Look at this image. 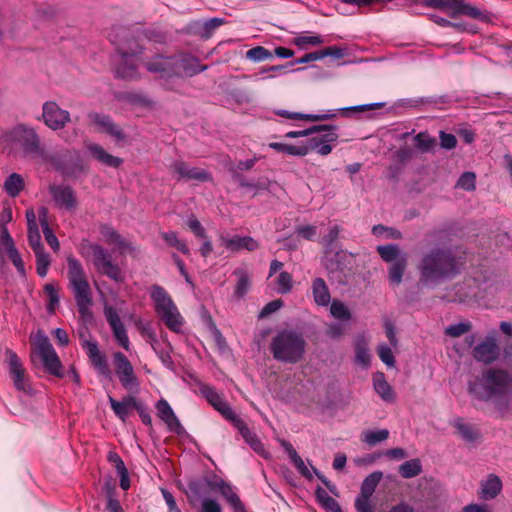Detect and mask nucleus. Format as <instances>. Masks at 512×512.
I'll return each mask as SVG.
<instances>
[{
    "label": "nucleus",
    "mask_w": 512,
    "mask_h": 512,
    "mask_svg": "<svg viewBox=\"0 0 512 512\" xmlns=\"http://www.w3.org/2000/svg\"><path fill=\"white\" fill-rule=\"evenodd\" d=\"M247 58L253 61H264L273 56V54L262 46L251 48L247 51Z\"/></svg>",
    "instance_id": "52"
},
{
    "label": "nucleus",
    "mask_w": 512,
    "mask_h": 512,
    "mask_svg": "<svg viewBox=\"0 0 512 512\" xmlns=\"http://www.w3.org/2000/svg\"><path fill=\"white\" fill-rule=\"evenodd\" d=\"M87 250L92 256L95 269L100 274L116 283H122L125 280V274L122 268L113 261L112 254L106 248L99 244H88Z\"/></svg>",
    "instance_id": "8"
},
{
    "label": "nucleus",
    "mask_w": 512,
    "mask_h": 512,
    "mask_svg": "<svg viewBox=\"0 0 512 512\" xmlns=\"http://www.w3.org/2000/svg\"><path fill=\"white\" fill-rule=\"evenodd\" d=\"M85 147L93 159L105 166L119 168L123 163L121 158L111 155L99 144L86 143Z\"/></svg>",
    "instance_id": "25"
},
{
    "label": "nucleus",
    "mask_w": 512,
    "mask_h": 512,
    "mask_svg": "<svg viewBox=\"0 0 512 512\" xmlns=\"http://www.w3.org/2000/svg\"><path fill=\"white\" fill-rule=\"evenodd\" d=\"M269 348L277 361L294 364L303 358L306 342L302 334L283 330L273 337Z\"/></svg>",
    "instance_id": "5"
},
{
    "label": "nucleus",
    "mask_w": 512,
    "mask_h": 512,
    "mask_svg": "<svg viewBox=\"0 0 512 512\" xmlns=\"http://www.w3.org/2000/svg\"><path fill=\"white\" fill-rule=\"evenodd\" d=\"M512 377L509 372L498 368H488L469 383V393L478 400L497 402L498 411L503 414L502 401L508 404Z\"/></svg>",
    "instance_id": "1"
},
{
    "label": "nucleus",
    "mask_w": 512,
    "mask_h": 512,
    "mask_svg": "<svg viewBox=\"0 0 512 512\" xmlns=\"http://www.w3.org/2000/svg\"><path fill=\"white\" fill-rule=\"evenodd\" d=\"M354 506L357 512H373V506L369 497L358 495Z\"/></svg>",
    "instance_id": "62"
},
{
    "label": "nucleus",
    "mask_w": 512,
    "mask_h": 512,
    "mask_svg": "<svg viewBox=\"0 0 512 512\" xmlns=\"http://www.w3.org/2000/svg\"><path fill=\"white\" fill-rule=\"evenodd\" d=\"M5 355L8 363L9 374L14 387L25 394H31L33 388L20 358L11 349H6Z\"/></svg>",
    "instance_id": "13"
},
{
    "label": "nucleus",
    "mask_w": 512,
    "mask_h": 512,
    "mask_svg": "<svg viewBox=\"0 0 512 512\" xmlns=\"http://www.w3.org/2000/svg\"><path fill=\"white\" fill-rule=\"evenodd\" d=\"M501 349L497 343V332H490L483 341L473 348L472 355L478 362L491 364L500 357Z\"/></svg>",
    "instance_id": "14"
},
{
    "label": "nucleus",
    "mask_w": 512,
    "mask_h": 512,
    "mask_svg": "<svg viewBox=\"0 0 512 512\" xmlns=\"http://www.w3.org/2000/svg\"><path fill=\"white\" fill-rule=\"evenodd\" d=\"M453 12L451 17H457L459 15H465L475 20L488 21L489 16L486 11L479 9L478 7L472 6L464 2V0H453Z\"/></svg>",
    "instance_id": "27"
},
{
    "label": "nucleus",
    "mask_w": 512,
    "mask_h": 512,
    "mask_svg": "<svg viewBox=\"0 0 512 512\" xmlns=\"http://www.w3.org/2000/svg\"><path fill=\"white\" fill-rule=\"evenodd\" d=\"M45 294L48 297L47 310L49 313H54L59 305V294L58 290L52 284H46L44 286Z\"/></svg>",
    "instance_id": "47"
},
{
    "label": "nucleus",
    "mask_w": 512,
    "mask_h": 512,
    "mask_svg": "<svg viewBox=\"0 0 512 512\" xmlns=\"http://www.w3.org/2000/svg\"><path fill=\"white\" fill-rule=\"evenodd\" d=\"M49 192L57 207L65 210H74L78 205L77 196L69 185H50Z\"/></svg>",
    "instance_id": "18"
},
{
    "label": "nucleus",
    "mask_w": 512,
    "mask_h": 512,
    "mask_svg": "<svg viewBox=\"0 0 512 512\" xmlns=\"http://www.w3.org/2000/svg\"><path fill=\"white\" fill-rule=\"evenodd\" d=\"M377 251L382 260L387 263H393L397 261V259H399L401 256H407L400 250L398 245L395 244L380 245L377 247Z\"/></svg>",
    "instance_id": "39"
},
{
    "label": "nucleus",
    "mask_w": 512,
    "mask_h": 512,
    "mask_svg": "<svg viewBox=\"0 0 512 512\" xmlns=\"http://www.w3.org/2000/svg\"><path fill=\"white\" fill-rule=\"evenodd\" d=\"M453 426L458 430L462 439L467 442H474L479 437L478 429L474 425L464 422L462 418L455 419Z\"/></svg>",
    "instance_id": "35"
},
{
    "label": "nucleus",
    "mask_w": 512,
    "mask_h": 512,
    "mask_svg": "<svg viewBox=\"0 0 512 512\" xmlns=\"http://www.w3.org/2000/svg\"><path fill=\"white\" fill-rule=\"evenodd\" d=\"M201 512H222V508L215 499L205 498L201 504Z\"/></svg>",
    "instance_id": "64"
},
{
    "label": "nucleus",
    "mask_w": 512,
    "mask_h": 512,
    "mask_svg": "<svg viewBox=\"0 0 512 512\" xmlns=\"http://www.w3.org/2000/svg\"><path fill=\"white\" fill-rule=\"evenodd\" d=\"M23 177L18 173L10 174L4 182V190L10 197H17L24 189Z\"/></svg>",
    "instance_id": "36"
},
{
    "label": "nucleus",
    "mask_w": 512,
    "mask_h": 512,
    "mask_svg": "<svg viewBox=\"0 0 512 512\" xmlns=\"http://www.w3.org/2000/svg\"><path fill=\"white\" fill-rule=\"evenodd\" d=\"M331 315L340 320H349L351 315L349 309L339 300H334L330 306Z\"/></svg>",
    "instance_id": "48"
},
{
    "label": "nucleus",
    "mask_w": 512,
    "mask_h": 512,
    "mask_svg": "<svg viewBox=\"0 0 512 512\" xmlns=\"http://www.w3.org/2000/svg\"><path fill=\"white\" fill-rule=\"evenodd\" d=\"M471 328H472V325L470 322H461V323H457V324L448 326L445 329V333L451 337H459V336L469 332L471 330Z\"/></svg>",
    "instance_id": "53"
},
{
    "label": "nucleus",
    "mask_w": 512,
    "mask_h": 512,
    "mask_svg": "<svg viewBox=\"0 0 512 512\" xmlns=\"http://www.w3.org/2000/svg\"><path fill=\"white\" fill-rule=\"evenodd\" d=\"M156 409L158 416L167 424L171 430L178 431V429L182 428L178 418L166 400H159L156 404Z\"/></svg>",
    "instance_id": "32"
},
{
    "label": "nucleus",
    "mask_w": 512,
    "mask_h": 512,
    "mask_svg": "<svg viewBox=\"0 0 512 512\" xmlns=\"http://www.w3.org/2000/svg\"><path fill=\"white\" fill-rule=\"evenodd\" d=\"M36 256V270L40 277H45L50 266V256L45 250L34 251Z\"/></svg>",
    "instance_id": "45"
},
{
    "label": "nucleus",
    "mask_w": 512,
    "mask_h": 512,
    "mask_svg": "<svg viewBox=\"0 0 512 512\" xmlns=\"http://www.w3.org/2000/svg\"><path fill=\"white\" fill-rule=\"evenodd\" d=\"M108 401L114 414L123 422L127 419L131 409L140 410V401L132 395L123 398L122 401H117L112 396H108Z\"/></svg>",
    "instance_id": "26"
},
{
    "label": "nucleus",
    "mask_w": 512,
    "mask_h": 512,
    "mask_svg": "<svg viewBox=\"0 0 512 512\" xmlns=\"http://www.w3.org/2000/svg\"><path fill=\"white\" fill-rule=\"evenodd\" d=\"M323 40L320 36H299L294 39V44L300 48H305L308 45L317 46L322 44Z\"/></svg>",
    "instance_id": "57"
},
{
    "label": "nucleus",
    "mask_w": 512,
    "mask_h": 512,
    "mask_svg": "<svg viewBox=\"0 0 512 512\" xmlns=\"http://www.w3.org/2000/svg\"><path fill=\"white\" fill-rule=\"evenodd\" d=\"M112 357L115 375L121 386L129 393H138L140 390V380L128 357L120 351L114 352Z\"/></svg>",
    "instance_id": "10"
},
{
    "label": "nucleus",
    "mask_w": 512,
    "mask_h": 512,
    "mask_svg": "<svg viewBox=\"0 0 512 512\" xmlns=\"http://www.w3.org/2000/svg\"><path fill=\"white\" fill-rule=\"evenodd\" d=\"M293 287L292 275L286 271L280 272L277 277V291L281 294L289 293Z\"/></svg>",
    "instance_id": "49"
},
{
    "label": "nucleus",
    "mask_w": 512,
    "mask_h": 512,
    "mask_svg": "<svg viewBox=\"0 0 512 512\" xmlns=\"http://www.w3.org/2000/svg\"><path fill=\"white\" fill-rule=\"evenodd\" d=\"M174 76H193L204 71L207 66L201 65L197 58L189 54L175 56Z\"/></svg>",
    "instance_id": "21"
},
{
    "label": "nucleus",
    "mask_w": 512,
    "mask_h": 512,
    "mask_svg": "<svg viewBox=\"0 0 512 512\" xmlns=\"http://www.w3.org/2000/svg\"><path fill=\"white\" fill-rule=\"evenodd\" d=\"M216 487L234 512H246L245 505L229 483L221 480L216 484Z\"/></svg>",
    "instance_id": "29"
},
{
    "label": "nucleus",
    "mask_w": 512,
    "mask_h": 512,
    "mask_svg": "<svg viewBox=\"0 0 512 512\" xmlns=\"http://www.w3.org/2000/svg\"><path fill=\"white\" fill-rule=\"evenodd\" d=\"M311 292L314 302L318 306L326 307L331 302V294L324 279L317 277L311 283Z\"/></svg>",
    "instance_id": "30"
},
{
    "label": "nucleus",
    "mask_w": 512,
    "mask_h": 512,
    "mask_svg": "<svg viewBox=\"0 0 512 512\" xmlns=\"http://www.w3.org/2000/svg\"><path fill=\"white\" fill-rule=\"evenodd\" d=\"M100 233L108 245H114L116 247L119 255L123 256L126 253L134 252V247L132 246V244L126 239H124L112 227L104 225L101 227Z\"/></svg>",
    "instance_id": "24"
},
{
    "label": "nucleus",
    "mask_w": 512,
    "mask_h": 512,
    "mask_svg": "<svg viewBox=\"0 0 512 512\" xmlns=\"http://www.w3.org/2000/svg\"><path fill=\"white\" fill-rule=\"evenodd\" d=\"M282 305H283V302L281 299H276V300H273V301L267 303L260 311L259 317L260 318L267 317L268 315L278 311L282 307Z\"/></svg>",
    "instance_id": "63"
},
{
    "label": "nucleus",
    "mask_w": 512,
    "mask_h": 512,
    "mask_svg": "<svg viewBox=\"0 0 512 512\" xmlns=\"http://www.w3.org/2000/svg\"><path fill=\"white\" fill-rule=\"evenodd\" d=\"M225 23V20L222 19V18H211L207 21H205L202 25V30L200 32V35L203 37V38H209L211 37V35L213 34V32L218 28L220 27L221 25H223Z\"/></svg>",
    "instance_id": "50"
},
{
    "label": "nucleus",
    "mask_w": 512,
    "mask_h": 512,
    "mask_svg": "<svg viewBox=\"0 0 512 512\" xmlns=\"http://www.w3.org/2000/svg\"><path fill=\"white\" fill-rule=\"evenodd\" d=\"M373 387L383 401L393 402L395 400V392L392 386L386 381L384 373L376 372L373 375Z\"/></svg>",
    "instance_id": "31"
},
{
    "label": "nucleus",
    "mask_w": 512,
    "mask_h": 512,
    "mask_svg": "<svg viewBox=\"0 0 512 512\" xmlns=\"http://www.w3.org/2000/svg\"><path fill=\"white\" fill-rule=\"evenodd\" d=\"M237 276V284L235 287V295L239 298L243 297L250 288V279L248 273L243 269H238L234 272Z\"/></svg>",
    "instance_id": "43"
},
{
    "label": "nucleus",
    "mask_w": 512,
    "mask_h": 512,
    "mask_svg": "<svg viewBox=\"0 0 512 512\" xmlns=\"http://www.w3.org/2000/svg\"><path fill=\"white\" fill-rule=\"evenodd\" d=\"M171 171L177 175V179H185L187 181L208 182L212 181V175L205 169L199 167H191L186 162L178 160L171 164Z\"/></svg>",
    "instance_id": "17"
},
{
    "label": "nucleus",
    "mask_w": 512,
    "mask_h": 512,
    "mask_svg": "<svg viewBox=\"0 0 512 512\" xmlns=\"http://www.w3.org/2000/svg\"><path fill=\"white\" fill-rule=\"evenodd\" d=\"M388 437L389 431L387 429L365 430L361 433V440L370 446L383 442L387 440Z\"/></svg>",
    "instance_id": "41"
},
{
    "label": "nucleus",
    "mask_w": 512,
    "mask_h": 512,
    "mask_svg": "<svg viewBox=\"0 0 512 512\" xmlns=\"http://www.w3.org/2000/svg\"><path fill=\"white\" fill-rule=\"evenodd\" d=\"M407 256H401L388 268V280L391 285H399L407 268Z\"/></svg>",
    "instance_id": "34"
},
{
    "label": "nucleus",
    "mask_w": 512,
    "mask_h": 512,
    "mask_svg": "<svg viewBox=\"0 0 512 512\" xmlns=\"http://www.w3.org/2000/svg\"><path fill=\"white\" fill-rule=\"evenodd\" d=\"M463 262L449 249L435 248L424 255L418 265L419 281L423 285L437 284L455 277Z\"/></svg>",
    "instance_id": "2"
},
{
    "label": "nucleus",
    "mask_w": 512,
    "mask_h": 512,
    "mask_svg": "<svg viewBox=\"0 0 512 512\" xmlns=\"http://www.w3.org/2000/svg\"><path fill=\"white\" fill-rule=\"evenodd\" d=\"M234 427L239 431L242 438L245 442L260 456L267 457V451L261 442V440L257 437V435L250 430L247 424L240 418L237 417L232 422Z\"/></svg>",
    "instance_id": "22"
},
{
    "label": "nucleus",
    "mask_w": 512,
    "mask_h": 512,
    "mask_svg": "<svg viewBox=\"0 0 512 512\" xmlns=\"http://www.w3.org/2000/svg\"><path fill=\"white\" fill-rule=\"evenodd\" d=\"M42 110V119L52 130H60L70 121V113L54 101L45 102Z\"/></svg>",
    "instance_id": "15"
},
{
    "label": "nucleus",
    "mask_w": 512,
    "mask_h": 512,
    "mask_svg": "<svg viewBox=\"0 0 512 512\" xmlns=\"http://www.w3.org/2000/svg\"><path fill=\"white\" fill-rule=\"evenodd\" d=\"M80 342L96 373L110 379L112 377V371L109 368L107 357L100 351L97 341L87 338L85 334H80Z\"/></svg>",
    "instance_id": "12"
},
{
    "label": "nucleus",
    "mask_w": 512,
    "mask_h": 512,
    "mask_svg": "<svg viewBox=\"0 0 512 512\" xmlns=\"http://www.w3.org/2000/svg\"><path fill=\"white\" fill-rule=\"evenodd\" d=\"M40 221H41V225H42V229H43V233H44L46 242L54 251H58L60 248V244H59V241H58L56 235L54 234L52 229L49 227L45 218H43V219L41 218Z\"/></svg>",
    "instance_id": "51"
},
{
    "label": "nucleus",
    "mask_w": 512,
    "mask_h": 512,
    "mask_svg": "<svg viewBox=\"0 0 512 512\" xmlns=\"http://www.w3.org/2000/svg\"><path fill=\"white\" fill-rule=\"evenodd\" d=\"M219 240L221 245L230 252H239L241 250L255 251L259 248L258 242L250 236H229L228 234L221 233Z\"/></svg>",
    "instance_id": "20"
},
{
    "label": "nucleus",
    "mask_w": 512,
    "mask_h": 512,
    "mask_svg": "<svg viewBox=\"0 0 512 512\" xmlns=\"http://www.w3.org/2000/svg\"><path fill=\"white\" fill-rule=\"evenodd\" d=\"M201 394L205 397L208 403L217 410L227 421L233 422L238 416L224 400L223 396L211 386L203 385L200 388Z\"/></svg>",
    "instance_id": "16"
},
{
    "label": "nucleus",
    "mask_w": 512,
    "mask_h": 512,
    "mask_svg": "<svg viewBox=\"0 0 512 512\" xmlns=\"http://www.w3.org/2000/svg\"><path fill=\"white\" fill-rule=\"evenodd\" d=\"M475 181L476 175L473 172H465L460 176L457 187L466 191H473L475 189Z\"/></svg>",
    "instance_id": "54"
},
{
    "label": "nucleus",
    "mask_w": 512,
    "mask_h": 512,
    "mask_svg": "<svg viewBox=\"0 0 512 512\" xmlns=\"http://www.w3.org/2000/svg\"><path fill=\"white\" fill-rule=\"evenodd\" d=\"M118 35L126 37L128 35V31L124 28H120L116 36H113L112 34L109 36L110 41L116 45V50L119 55L115 75L117 78L124 80L137 79L139 77L137 63L139 61V56L142 53V47L135 39L126 40L123 43L118 42L116 39Z\"/></svg>",
    "instance_id": "3"
},
{
    "label": "nucleus",
    "mask_w": 512,
    "mask_h": 512,
    "mask_svg": "<svg viewBox=\"0 0 512 512\" xmlns=\"http://www.w3.org/2000/svg\"><path fill=\"white\" fill-rule=\"evenodd\" d=\"M327 55H331L330 48H326L325 50L320 51V52L307 53L304 56H302L301 58L297 59L295 62L291 63V65L304 64V63L316 61V60L322 59L323 57H325Z\"/></svg>",
    "instance_id": "56"
},
{
    "label": "nucleus",
    "mask_w": 512,
    "mask_h": 512,
    "mask_svg": "<svg viewBox=\"0 0 512 512\" xmlns=\"http://www.w3.org/2000/svg\"><path fill=\"white\" fill-rule=\"evenodd\" d=\"M0 148L13 152L16 148L22 150L26 157H39L43 154L40 139L34 129L18 125L11 130L0 133Z\"/></svg>",
    "instance_id": "4"
},
{
    "label": "nucleus",
    "mask_w": 512,
    "mask_h": 512,
    "mask_svg": "<svg viewBox=\"0 0 512 512\" xmlns=\"http://www.w3.org/2000/svg\"><path fill=\"white\" fill-rule=\"evenodd\" d=\"M104 315L109 326L111 327V330L116 341L119 343L120 346H122L126 351H128L130 349L129 338L124 327V324L122 323L116 309L112 306H105Z\"/></svg>",
    "instance_id": "19"
},
{
    "label": "nucleus",
    "mask_w": 512,
    "mask_h": 512,
    "mask_svg": "<svg viewBox=\"0 0 512 512\" xmlns=\"http://www.w3.org/2000/svg\"><path fill=\"white\" fill-rule=\"evenodd\" d=\"M310 129H314L311 137L308 139L310 150H316L318 154L326 156L331 153L333 146L332 144L337 141L338 135L335 132L336 128L332 125H317Z\"/></svg>",
    "instance_id": "11"
},
{
    "label": "nucleus",
    "mask_w": 512,
    "mask_h": 512,
    "mask_svg": "<svg viewBox=\"0 0 512 512\" xmlns=\"http://www.w3.org/2000/svg\"><path fill=\"white\" fill-rule=\"evenodd\" d=\"M188 228L194 233L196 237L206 238V231L200 221L194 216L191 215L187 220Z\"/></svg>",
    "instance_id": "58"
},
{
    "label": "nucleus",
    "mask_w": 512,
    "mask_h": 512,
    "mask_svg": "<svg viewBox=\"0 0 512 512\" xmlns=\"http://www.w3.org/2000/svg\"><path fill=\"white\" fill-rule=\"evenodd\" d=\"M422 466L419 459H411L402 463L399 467V473L403 478L409 479L419 475Z\"/></svg>",
    "instance_id": "42"
},
{
    "label": "nucleus",
    "mask_w": 512,
    "mask_h": 512,
    "mask_svg": "<svg viewBox=\"0 0 512 512\" xmlns=\"http://www.w3.org/2000/svg\"><path fill=\"white\" fill-rule=\"evenodd\" d=\"M32 346L33 353L39 357L45 370L53 376L62 378L64 376L63 365L48 337L40 333L37 334Z\"/></svg>",
    "instance_id": "9"
},
{
    "label": "nucleus",
    "mask_w": 512,
    "mask_h": 512,
    "mask_svg": "<svg viewBox=\"0 0 512 512\" xmlns=\"http://www.w3.org/2000/svg\"><path fill=\"white\" fill-rule=\"evenodd\" d=\"M502 490V482L500 478L494 474H490L486 479L480 483L478 497L484 501L492 500Z\"/></svg>",
    "instance_id": "28"
},
{
    "label": "nucleus",
    "mask_w": 512,
    "mask_h": 512,
    "mask_svg": "<svg viewBox=\"0 0 512 512\" xmlns=\"http://www.w3.org/2000/svg\"><path fill=\"white\" fill-rule=\"evenodd\" d=\"M88 171V166L84 163L82 158L76 154L74 162L67 166L65 169V174L70 177H78L81 174H85Z\"/></svg>",
    "instance_id": "46"
},
{
    "label": "nucleus",
    "mask_w": 512,
    "mask_h": 512,
    "mask_svg": "<svg viewBox=\"0 0 512 512\" xmlns=\"http://www.w3.org/2000/svg\"><path fill=\"white\" fill-rule=\"evenodd\" d=\"M88 117L93 124L99 126L104 131H106L112 123V119L110 118V116L104 114L90 113Z\"/></svg>",
    "instance_id": "60"
},
{
    "label": "nucleus",
    "mask_w": 512,
    "mask_h": 512,
    "mask_svg": "<svg viewBox=\"0 0 512 512\" xmlns=\"http://www.w3.org/2000/svg\"><path fill=\"white\" fill-rule=\"evenodd\" d=\"M67 277L78 311L82 316L90 314L92 305V291L85 270L78 259L73 256L67 258Z\"/></svg>",
    "instance_id": "6"
},
{
    "label": "nucleus",
    "mask_w": 512,
    "mask_h": 512,
    "mask_svg": "<svg viewBox=\"0 0 512 512\" xmlns=\"http://www.w3.org/2000/svg\"><path fill=\"white\" fill-rule=\"evenodd\" d=\"M382 476L383 474L381 471H376L368 475L361 484L359 495L371 498L379 482L381 481Z\"/></svg>",
    "instance_id": "37"
},
{
    "label": "nucleus",
    "mask_w": 512,
    "mask_h": 512,
    "mask_svg": "<svg viewBox=\"0 0 512 512\" xmlns=\"http://www.w3.org/2000/svg\"><path fill=\"white\" fill-rule=\"evenodd\" d=\"M472 284H475L474 280H469L462 284H458L455 286L454 295L446 294L443 296L444 299L453 302H466L473 296H475L474 288H472Z\"/></svg>",
    "instance_id": "33"
},
{
    "label": "nucleus",
    "mask_w": 512,
    "mask_h": 512,
    "mask_svg": "<svg viewBox=\"0 0 512 512\" xmlns=\"http://www.w3.org/2000/svg\"><path fill=\"white\" fill-rule=\"evenodd\" d=\"M7 254H8L9 259L11 260V262L17 269L18 273L20 275L24 276L25 275V265H24V262L20 256L19 252L17 251V249L14 247L11 250H9L7 252Z\"/></svg>",
    "instance_id": "61"
},
{
    "label": "nucleus",
    "mask_w": 512,
    "mask_h": 512,
    "mask_svg": "<svg viewBox=\"0 0 512 512\" xmlns=\"http://www.w3.org/2000/svg\"><path fill=\"white\" fill-rule=\"evenodd\" d=\"M378 356L381 359V361L385 363L388 367L395 366V357L392 353L391 348L388 347L386 344L379 345Z\"/></svg>",
    "instance_id": "55"
},
{
    "label": "nucleus",
    "mask_w": 512,
    "mask_h": 512,
    "mask_svg": "<svg viewBox=\"0 0 512 512\" xmlns=\"http://www.w3.org/2000/svg\"><path fill=\"white\" fill-rule=\"evenodd\" d=\"M175 56L165 57L157 55L146 63L149 72L157 74L160 78H169L174 76Z\"/></svg>",
    "instance_id": "23"
},
{
    "label": "nucleus",
    "mask_w": 512,
    "mask_h": 512,
    "mask_svg": "<svg viewBox=\"0 0 512 512\" xmlns=\"http://www.w3.org/2000/svg\"><path fill=\"white\" fill-rule=\"evenodd\" d=\"M160 235L166 244L170 247L176 248L178 251L185 255L190 254V249L186 241L180 239L175 231L162 232Z\"/></svg>",
    "instance_id": "40"
},
{
    "label": "nucleus",
    "mask_w": 512,
    "mask_h": 512,
    "mask_svg": "<svg viewBox=\"0 0 512 512\" xmlns=\"http://www.w3.org/2000/svg\"><path fill=\"white\" fill-rule=\"evenodd\" d=\"M269 147L278 152H283L293 156H305L309 152V147L303 145H292L278 142L269 143Z\"/></svg>",
    "instance_id": "38"
},
{
    "label": "nucleus",
    "mask_w": 512,
    "mask_h": 512,
    "mask_svg": "<svg viewBox=\"0 0 512 512\" xmlns=\"http://www.w3.org/2000/svg\"><path fill=\"white\" fill-rule=\"evenodd\" d=\"M150 297L154 302L155 311L166 327L174 333H181L184 325V318L181 316L177 306L167 291L159 286L153 285Z\"/></svg>",
    "instance_id": "7"
},
{
    "label": "nucleus",
    "mask_w": 512,
    "mask_h": 512,
    "mask_svg": "<svg viewBox=\"0 0 512 512\" xmlns=\"http://www.w3.org/2000/svg\"><path fill=\"white\" fill-rule=\"evenodd\" d=\"M276 114L281 117L288 118V119H300V120L307 119V120H311V121H322V120H326V119L335 117L334 113L321 114V115H306V114H301V113H290L286 110H278L276 112Z\"/></svg>",
    "instance_id": "44"
},
{
    "label": "nucleus",
    "mask_w": 512,
    "mask_h": 512,
    "mask_svg": "<svg viewBox=\"0 0 512 512\" xmlns=\"http://www.w3.org/2000/svg\"><path fill=\"white\" fill-rule=\"evenodd\" d=\"M14 241L9 234V231L6 226L1 227V235H0V254L3 252V250H6L8 252L12 248H14Z\"/></svg>",
    "instance_id": "59"
}]
</instances>
